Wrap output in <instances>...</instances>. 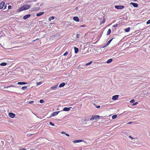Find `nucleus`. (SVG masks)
I'll return each instance as SVG.
<instances>
[{
	"mask_svg": "<svg viewBox=\"0 0 150 150\" xmlns=\"http://www.w3.org/2000/svg\"><path fill=\"white\" fill-rule=\"evenodd\" d=\"M30 7V6L29 4H25L21 7L18 10V11L21 12L23 10H25L29 9Z\"/></svg>",
	"mask_w": 150,
	"mask_h": 150,
	"instance_id": "obj_1",
	"label": "nucleus"
},
{
	"mask_svg": "<svg viewBox=\"0 0 150 150\" xmlns=\"http://www.w3.org/2000/svg\"><path fill=\"white\" fill-rule=\"evenodd\" d=\"M100 116L98 115H95L92 116V117L90 119V120L93 121L99 119Z\"/></svg>",
	"mask_w": 150,
	"mask_h": 150,
	"instance_id": "obj_2",
	"label": "nucleus"
},
{
	"mask_svg": "<svg viewBox=\"0 0 150 150\" xmlns=\"http://www.w3.org/2000/svg\"><path fill=\"white\" fill-rule=\"evenodd\" d=\"M115 8H116L119 9H121L123 8L124 7V6H115Z\"/></svg>",
	"mask_w": 150,
	"mask_h": 150,
	"instance_id": "obj_3",
	"label": "nucleus"
},
{
	"mask_svg": "<svg viewBox=\"0 0 150 150\" xmlns=\"http://www.w3.org/2000/svg\"><path fill=\"white\" fill-rule=\"evenodd\" d=\"M8 115L9 117L11 118H13L15 116V114L12 113H9Z\"/></svg>",
	"mask_w": 150,
	"mask_h": 150,
	"instance_id": "obj_4",
	"label": "nucleus"
},
{
	"mask_svg": "<svg viewBox=\"0 0 150 150\" xmlns=\"http://www.w3.org/2000/svg\"><path fill=\"white\" fill-rule=\"evenodd\" d=\"M57 87H58V84H57L54 86L51 87L50 88V89H51L52 90H55L57 89Z\"/></svg>",
	"mask_w": 150,
	"mask_h": 150,
	"instance_id": "obj_5",
	"label": "nucleus"
},
{
	"mask_svg": "<svg viewBox=\"0 0 150 150\" xmlns=\"http://www.w3.org/2000/svg\"><path fill=\"white\" fill-rule=\"evenodd\" d=\"M119 97V95H116L114 96H113L112 98V99L115 100H117Z\"/></svg>",
	"mask_w": 150,
	"mask_h": 150,
	"instance_id": "obj_6",
	"label": "nucleus"
},
{
	"mask_svg": "<svg viewBox=\"0 0 150 150\" xmlns=\"http://www.w3.org/2000/svg\"><path fill=\"white\" fill-rule=\"evenodd\" d=\"M85 142L84 141H83L82 140H76L73 141V142L74 143H79V142Z\"/></svg>",
	"mask_w": 150,
	"mask_h": 150,
	"instance_id": "obj_7",
	"label": "nucleus"
},
{
	"mask_svg": "<svg viewBox=\"0 0 150 150\" xmlns=\"http://www.w3.org/2000/svg\"><path fill=\"white\" fill-rule=\"evenodd\" d=\"M59 112H53V113L51 114V117H53L55 115H57L59 112Z\"/></svg>",
	"mask_w": 150,
	"mask_h": 150,
	"instance_id": "obj_8",
	"label": "nucleus"
},
{
	"mask_svg": "<svg viewBox=\"0 0 150 150\" xmlns=\"http://www.w3.org/2000/svg\"><path fill=\"white\" fill-rule=\"evenodd\" d=\"M71 108V107L70 108L65 107L64 108L63 110L64 111H68L70 110V109Z\"/></svg>",
	"mask_w": 150,
	"mask_h": 150,
	"instance_id": "obj_9",
	"label": "nucleus"
},
{
	"mask_svg": "<svg viewBox=\"0 0 150 150\" xmlns=\"http://www.w3.org/2000/svg\"><path fill=\"white\" fill-rule=\"evenodd\" d=\"M130 4L131 5H132L134 7H137L138 6V5L137 3L131 2Z\"/></svg>",
	"mask_w": 150,
	"mask_h": 150,
	"instance_id": "obj_10",
	"label": "nucleus"
},
{
	"mask_svg": "<svg viewBox=\"0 0 150 150\" xmlns=\"http://www.w3.org/2000/svg\"><path fill=\"white\" fill-rule=\"evenodd\" d=\"M5 4L4 2H2L0 4V9H2L4 7Z\"/></svg>",
	"mask_w": 150,
	"mask_h": 150,
	"instance_id": "obj_11",
	"label": "nucleus"
},
{
	"mask_svg": "<svg viewBox=\"0 0 150 150\" xmlns=\"http://www.w3.org/2000/svg\"><path fill=\"white\" fill-rule=\"evenodd\" d=\"M30 14H27L25 16H24L23 17V19L24 20H25L27 19L28 18L30 17Z\"/></svg>",
	"mask_w": 150,
	"mask_h": 150,
	"instance_id": "obj_12",
	"label": "nucleus"
},
{
	"mask_svg": "<svg viewBox=\"0 0 150 150\" xmlns=\"http://www.w3.org/2000/svg\"><path fill=\"white\" fill-rule=\"evenodd\" d=\"M73 20L77 22H79V19L78 17H74L73 18Z\"/></svg>",
	"mask_w": 150,
	"mask_h": 150,
	"instance_id": "obj_13",
	"label": "nucleus"
},
{
	"mask_svg": "<svg viewBox=\"0 0 150 150\" xmlns=\"http://www.w3.org/2000/svg\"><path fill=\"white\" fill-rule=\"evenodd\" d=\"M44 12H39V13H37L36 16H40L42 14H43L44 13Z\"/></svg>",
	"mask_w": 150,
	"mask_h": 150,
	"instance_id": "obj_14",
	"label": "nucleus"
},
{
	"mask_svg": "<svg viewBox=\"0 0 150 150\" xmlns=\"http://www.w3.org/2000/svg\"><path fill=\"white\" fill-rule=\"evenodd\" d=\"M65 84L63 82L62 83H61L59 85V87L60 88L63 87L65 85Z\"/></svg>",
	"mask_w": 150,
	"mask_h": 150,
	"instance_id": "obj_15",
	"label": "nucleus"
},
{
	"mask_svg": "<svg viewBox=\"0 0 150 150\" xmlns=\"http://www.w3.org/2000/svg\"><path fill=\"white\" fill-rule=\"evenodd\" d=\"M112 40V39H111L106 44V45L105 46H104L103 47H106L108 45L110 44V42H111V41Z\"/></svg>",
	"mask_w": 150,
	"mask_h": 150,
	"instance_id": "obj_16",
	"label": "nucleus"
},
{
	"mask_svg": "<svg viewBox=\"0 0 150 150\" xmlns=\"http://www.w3.org/2000/svg\"><path fill=\"white\" fill-rule=\"evenodd\" d=\"M27 83L24 82H18L17 83V84L19 85H24L27 84Z\"/></svg>",
	"mask_w": 150,
	"mask_h": 150,
	"instance_id": "obj_17",
	"label": "nucleus"
},
{
	"mask_svg": "<svg viewBox=\"0 0 150 150\" xmlns=\"http://www.w3.org/2000/svg\"><path fill=\"white\" fill-rule=\"evenodd\" d=\"M74 49L75 50V53L76 54L78 53L79 51V49L78 48L76 47H74Z\"/></svg>",
	"mask_w": 150,
	"mask_h": 150,
	"instance_id": "obj_18",
	"label": "nucleus"
},
{
	"mask_svg": "<svg viewBox=\"0 0 150 150\" xmlns=\"http://www.w3.org/2000/svg\"><path fill=\"white\" fill-rule=\"evenodd\" d=\"M112 59H110L107 61L106 62L107 64H110L112 62Z\"/></svg>",
	"mask_w": 150,
	"mask_h": 150,
	"instance_id": "obj_19",
	"label": "nucleus"
},
{
	"mask_svg": "<svg viewBox=\"0 0 150 150\" xmlns=\"http://www.w3.org/2000/svg\"><path fill=\"white\" fill-rule=\"evenodd\" d=\"M111 32V30L110 29H108V30L107 33V35H109L110 34Z\"/></svg>",
	"mask_w": 150,
	"mask_h": 150,
	"instance_id": "obj_20",
	"label": "nucleus"
},
{
	"mask_svg": "<svg viewBox=\"0 0 150 150\" xmlns=\"http://www.w3.org/2000/svg\"><path fill=\"white\" fill-rule=\"evenodd\" d=\"M125 30L126 32H128L130 30V28L129 27H128L127 28L125 29Z\"/></svg>",
	"mask_w": 150,
	"mask_h": 150,
	"instance_id": "obj_21",
	"label": "nucleus"
},
{
	"mask_svg": "<svg viewBox=\"0 0 150 150\" xmlns=\"http://www.w3.org/2000/svg\"><path fill=\"white\" fill-rule=\"evenodd\" d=\"M54 17L53 16L50 17L49 18V20L50 21L51 20H53L54 19Z\"/></svg>",
	"mask_w": 150,
	"mask_h": 150,
	"instance_id": "obj_22",
	"label": "nucleus"
},
{
	"mask_svg": "<svg viewBox=\"0 0 150 150\" xmlns=\"http://www.w3.org/2000/svg\"><path fill=\"white\" fill-rule=\"evenodd\" d=\"M6 64H7L6 63L4 62V63H1L0 64V65L1 66H5L6 65Z\"/></svg>",
	"mask_w": 150,
	"mask_h": 150,
	"instance_id": "obj_23",
	"label": "nucleus"
},
{
	"mask_svg": "<svg viewBox=\"0 0 150 150\" xmlns=\"http://www.w3.org/2000/svg\"><path fill=\"white\" fill-rule=\"evenodd\" d=\"M81 36L80 34H77L76 35V38L77 40L79 38V37Z\"/></svg>",
	"mask_w": 150,
	"mask_h": 150,
	"instance_id": "obj_24",
	"label": "nucleus"
},
{
	"mask_svg": "<svg viewBox=\"0 0 150 150\" xmlns=\"http://www.w3.org/2000/svg\"><path fill=\"white\" fill-rule=\"evenodd\" d=\"M92 61H91L90 62H89L87 63L85 65L87 66L89 65H90L91 64V63H92Z\"/></svg>",
	"mask_w": 150,
	"mask_h": 150,
	"instance_id": "obj_25",
	"label": "nucleus"
},
{
	"mask_svg": "<svg viewBox=\"0 0 150 150\" xmlns=\"http://www.w3.org/2000/svg\"><path fill=\"white\" fill-rule=\"evenodd\" d=\"M27 88V86H23L22 88V89L23 90H25L26 88Z\"/></svg>",
	"mask_w": 150,
	"mask_h": 150,
	"instance_id": "obj_26",
	"label": "nucleus"
},
{
	"mask_svg": "<svg viewBox=\"0 0 150 150\" xmlns=\"http://www.w3.org/2000/svg\"><path fill=\"white\" fill-rule=\"evenodd\" d=\"M117 117V115H113L112 116V119H114L116 118Z\"/></svg>",
	"mask_w": 150,
	"mask_h": 150,
	"instance_id": "obj_27",
	"label": "nucleus"
},
{
	"mask_svg": "<svg viewBox=\"0 0 150 150\" xmlns=\"http://www.w3.org/2000/svg\"><path fill=\"white\" fill-rule=\"evenodd\" d=\"M42 83V82H37V85H40Z\"/></svg>",
	"mask_w": 150,
	"mask_h": 150,
	"instance_id": "obj_28",
	"label": "nucleus"
},
{
	"mask_svg": "<svg viewBox=\"0 0 150 150\" xmlns=\"http://www.w3.org/2000/svg\"><path fill=\"white\" fill-rule=\"evenodd\" d=\"M15 87L13 85H11L9 86L6 87H5L4 88H9V87Z\"/></svg>",
	"mask_w": 150,
	"mask_h": 150,
	"instance_id": "obj_29",
	"label": "nucleus"
},
{
	"mask_svg": "<svg viewBox=\"0 0 150 150\" xmlns=\"http://www.w3.org/2000/svg\"><path fill=\"white\" fill-rule=\"evenodd\" d=\"M49 124L50 125H51L52 126H54V124L51 122H50Z\"/></svg>",
	"mask_w": 150,
	"mask_h": 150,
	"instance_id": "obj_30",
	"label": "nucleus"
},
{
	"mask_svg": "<svg viewBox=\"0 0 150 150\" xmlns=\"http://www.w3.org/2000/svg\"><path fill=\"white\" fill-rule=\"evenodd\" d=\"M68 54V53L67 52H66L63 54L64 56H66Z\"/></svg>",
	"mask_w": 150,
	"mask_h": 150,
	"instance_id": "obj_31",
	"label": "nucleus"
},
{
	"mask_svg": "<svg viewBox=\"0 0 150 150\" xmlns=\"http://www.w3.org/2000/svg\"><path fill=\"white\" fill-rule=\"evenodd\" d=\"M138 102H136L135 103H133L132 105V106L135 105H137V104H138Z\"/></svg>",
	"mask_w": 150,
	"mask_h": 150,
	"instance_id": "obj_32",
	"label": "nucleus"
},
{
	"mask_svg": "<svg viewBox=\"0 0 150 150\" xmlns=\"http://www.w3.org/2000/svg\"><path fill=\"white\" fill-rule=\"evenodd\" d=\"M135 100L134 99H132L130 101V103H132L134 102Z\"/></svg>",
	"mask_w": 150,
	"mask_h": 150,
	"instance_id": "obj_33",
	"label": "nucleus"
},
{
	"mask_svg": "<svg viewBox=\"0 0 150 150\" xmlns=\"http://www.w3.org/2000/svg\"><path fill=\"white\" fill-rule=\"evenodd\" d=\"M44 101L43 100H40V103H43L44 102Z\"/></svg>",
	"mask_w": 150,
	"mask_h": 150,
	"instance_id": "obj_34",
	"label": "nucleus"
},
{
	"mask_svg": "<svg viewBox=\"0 0 150 150\" xmlns=\"http://www.w3.org/2000/svg\"><path fill=\"white\" fill-rule=\"evenodd\" d=\"M150 23V20H149L148 21H147L146 22L147 24H149Z\"/></svg>",
	"mask_w": 150,
	"mask_h": 150,
	"instance_id": "obj_35",
	"label": "nucleus"
},
{
	"mask_svg": "<svg viewBox=\"0 0 150 150\" xmlns=\"http://www.w3.org/2000/svg\"><path fill=\"white\" fill-rule=\"evenodd\" d=\"M129 138H131L132 140L134 139V138L132 137L131 136H129Z\"/></svg>",
	"mask_w": 150,
	"mask_h": 150,
	"instance_id": "obj_36",
	"label": "nucleus"
},
{
	"mask_svg": "<svg viewBox=\"0 0 150 150\" xmlns=\"http://www.w3.org/2000/svg\"><path fill=\"white\" fill-rule=\"evenodd\" d=\"M81 27H86V25H83L80 26Z\"/></svg>",
	"mask_w": 150,
	"mask_h": 150,
	"instance_id": "obj_37",
	"label": "nucleus"
},
{
	"mask_svg": "<svg viewBox=\"0 0 150 150\" xmlns=\"http://www.w3.org/2000/svg\"><path fill=\"white\" fill-rule=\"evenodd\" d=\"M117 25H118L117 24H116L113 25V27H116L117 26Z\"/></svg>",
	"mask_w": 150,
	"mask_h": 150,
	"instance_id": "obj_38",
	"label": "nucleus"
},
{
	"mask_svg": "<svg viewBox=\"0 0 150 150\" xmlns=\"http://www.w3.org/2000/svg\"><path fill=\"white\" fill-rule=\"evenodd\" d=\"M61 133L62 134H65L66 135V134H67L66 133V132H64V131H62V132H61Z\"/></svg>",
	"mask_w": 150,
	"mask_h": 150,
	"instance_id": "obj_39",
	"label": "nucleus"
},
{
	"mask_svg": "<svg viewBox=\"0 0 150 150\" xmlns=\"http://www.w3.org/2000/svg\"><path fill=\"white\" fill-rule=\"evenodd\" d=\"M11 8V6H10V5L8 6V9H10Z\"/></svg>",
	"mask_w": 150,
	"mask_h": 150,
	"instance_id": "obj_40",
	"label": "nucleus"
},
{
	"mask_svg": "<svg viewBox=\"0 0 150 150\" xmlns=\"http://www.w3.org/2000/svg\"><path fill=\"white\" fill-rule=\"evenodd\" d=\"M34 103V101H31L29 103L30 104H32Z\"/></svg>",
	"mask_w": 150,
	"mask_h": 150,
	"instance_id": "obj_41",
	"label": "nucleus"
},
{
	"mask_svg": "<svg viewBox=\"0 0 150 150\" xmlns=\"http://www.w3.org/2000/svg\"><path fill=\"white\" fill-rule=\"evenodd\" d=\"M96 108H98L100 107V106L99 105L96 106Z\"/></svg>",
	"mask_w": 150,
	"mask_h": 150,
	"instance_id": "obj_42",
	"label": "nucleus"
},
{
	"mask_svg": "<svg viewBox=\"0 0 150 150\" xmlns=\"http://www.w3.org/2000/svg\"><path fill=\"white\" fill-rule=\"evenodd\" d=\"M132 122H128L127 123V124H131L132 123Z\"/></svg>",
	"mask_w": 150,
	"mask_h": 150,
	"instance_id": "obj_43",
	"label": "nucleus"
},
{
	"mask_svg": "<svg viewBox=\"0 0 150 150\" xmlns=\"http://www.w3.org/2000/svg\"><path fill=\"white\" fill-rule=\"evenodd\" d=\"M66 136H67L68 137H69V134H67V133L66 134Z\"/></svg>",
	"mask_w": 150,
	"mask_h": 150,
	"instance_id": "obj_44",
	"label": "nucleus"
},
{
	"mask_svg": "<svg viewBox=\"0 0 150 150\" xmlns=\"http://www.w3.org/2000/svg\"><path fill=\"white\" fill-rule=\"evenodd\" d=\"M104 22H105V20H104V19L103 21V22L102 23H104Z\"/></svg>",
	"mask_w": 150,
	"mask_h": 150,
	"instance_id": "obj_45",
	"label": "nucleus"
},
{
	"mask_svg": "<svg viewBox=\"0 0 150 150\" xmlns=\"http://www.w3.org/2000/svg\"><path fill=\"white\" fill-rule=\"evenodd\" d=\"M21 150H26V149H25L23 148Z\"/></svg>",
	"mask_w": 150,
	"mask_h": 150,
	"instance_id": "obj_46",
	"label": "nucleus"
}]
</instances>
